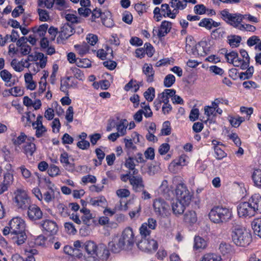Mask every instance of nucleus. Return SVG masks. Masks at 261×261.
<instances>
[{
  "instance_id": "1",
  "label": "nucleus",
  "mask_w": 261,
  "mask_h": 261,
  "mask_svg": "<svg viewBox=\"0 0 261 261\" xmlns=\"http://www.w3.org/2000/svg\"><path fill=\"white\" fill-rule=\"evenodd\" d=\"M240 217H252L261 213V197L255 194L247 202H242L237 206Z\"/></svg>"
},
{
  "instance_id": "2",
  "label": "nucleus",
  "mask_w": 261,
  "mask_h": 261,
  "mask_svg": "<svg viewBox=\"0 0 261 261\" xmlns=\"http://www.w3.org/2000/svg\"><path fill=\"white\" fill-rule=\"evenodd\" d=\"M231 237L233 242L238 246L246 247L252 241V235L250 231L240 225L233 227Z\"/></svg>"
},
{
  "instance_id": "3",
  "label": "nucleus",
  "mask_w": 261,
  "mask_h": 261,
  "mask_svg": "<svg viewBox=\"0 0 261 261\" xmlns=\"http://www.w3.org/2000/svg\"><path fill=\"white\" fill-rule=\"evenodd\" d=\"M232 217L231 209L220 206L214 207L209 213L211 220L217 224L226 223L230 220Z\"/></svg>"
},
{
  "instance_id": "4",
  "label": "nucleus",
  "mask_w": 261,
  "mask_h": 261,
  "mask_svg": "<svg viewBox=\"0 0 261 261\" xmlns=\"http://www.w3.org/2000/svg\"><path fill=\"white\" fill-rule=\"evenodd\" d=\"M135 123L134 121L128 123L125 119H120L117 117L115 119H110L108 120L107 126V130H111L112 129H116V130H126L128 127V129L135 128Z\"/></svg>"
},
{
  "instance_id": "5",
  "label": "nucleus",
  "mask_w": 261,
  "mask_h": 261,
  "mask_svg": "<svg viewBox=\"0 0 261 261\" xmlns=\"http://www.w3.org/2000/svg\"><path fill=\"white\" fill-rule=\"evenodd\" d=\"M15 202L19 208L25 209L30 205V198L24 189H17L14 192Z\"/></svg>"
},
{
  "instance_id": "6",
  "label": "nucleus",
  "mask_w": 261,
  "mask_h": 261,
  "mask_svg": "<svg viewBox=\"0 0 261 261\" xmlns=\"http://www.w3.org/2000/svg\"><path fill=\"white\" fill-rule=\"evenodd\" d=\"M221 18L227 23L239 30L240 25L243 19L242 14L240 13H230L227 10H224L221 12Z\"/></svg>"
},
{
  "instance_id": "7",
  "label": "nucleus",
  "mask_w": 261,
  "mask_h": 261,
  "mask_svg": "<svg viewBox=\"0 0 261 261\" xmlns=\"http://www.w3.org/2000/svg\"><path fill=\"white\" fill-rule=\"evenodd\" d=\"M175 195L176 200L184 202L185 203L190 204L192 195L188 190L185 185L182 183L177 185L175 189Z\"/></svg>"
},
{
  "instance_id": "8",
  "label": "nucleus",
  "mask_w": 261,
  "mask_h": 261,
  "mask_svg": "<svg viewBox=\"0 0 261 261\" xmlns=\"http://www.w3.org/2000/svg\"><path fill=\"white\" fill-rule=\"evenodd\" d=\"M153 206L155 214L159 216L165 217L170 214V206L163 199L158 198L154 200Z\"/></svg>"
},
{
  "instance_id": "9",
  "label": "nucleus",
  "mask_w": 261,
  "mask_h": 261,
  "mask_svg": "<svg viewBox=\"0 0 261 261\" xmlns=\"http://www.w3.org/2000/svg\"><path fill=\"white\" fill-rule=\"evenodd\" d=\"M125 249H129L133 245L135 240L133 230L130 227L126 228L123 231L121 237L119 239Z\"/></svg>"
},
{
  "instance_id": "10",
  "label": "nucleus",
  "mask_w": 261,
  "mask_h": 261,
  "mask_svg": "<svg viewBox=\"0 0 261 261\" xmlns=\"http://www.w3.org/2000/svg\"><path fill=\"white\" fill-rule=\"evenodd\" d=\"M40 224L43 233L46 235H55L58 230L56 222L53 220L46 219L42 221Z\"/></svg>"
},
{
  "instance_id": "11",
  "label": "nucleus",
  "mask_w": 261,
  "mask_h": 261,
  "mask_svg": "<svg viewBox=\"0 0 261 261\" xmlns=\"http://www.w3.org/2000/svg\"><path fill=\"white\" fill-rule=\"evenodd\" d=\"M137 246L140 250L146 252L155 251L158 247V244L156 241L145 238L141 239L137 244Z\"/></svg>"
},
{
  "instance_id": "12",
  "label": "nucleus",
  "mask_w": 261,
  "mask_h": 261,
  "mask_svg": "<svg viewBox=\"0 0 261 261\" xmlns=\"http://www.w3.org/2000/svg\"><path fill=\"white\" fill-rule=\"evenodd\" d=\"M11 230V235L13 233L21 232L25 230V223L23 220L19 217H14L9 223Z\"/></svg>"
},
{
  "instance_id": "13",
  "label": "nucleus",
  "mask_w": 261,
  "mask_h": 261,
  "mask_svg": "<svg viewBox=\"0 0 261 261\" xmlns=\"http://www.w3.org/2000/svg\"><path fill=\"white\" fill-rule=\"evenodd\" d=\"M28 216L32 220H37L42 218V212L40 208L35 204L28 206Z\"/></svg>"
},
{
  "instance_id": "14",
  "label": "nucleus",
  "mask_w": 261,
  "mask_h": 261,
  "mask_svg": "<svg viewBox=\"0 0 261 261\" xmlns=\"http://www.w3.org/2000/svg\"><path fill=\"white\" fill-rule=\"evenodd\" d=\"M186 50L189 54H192L194 56L204 57L207 55L199 43L193 46L187 43L186 45Z\"/></svg>"
},
{
  "instance_id": "15",
  "label": "nucleus",
  "mask_w": 261,
  "mask_h": 261,
  "mask_svg": "<svg viewBox=\"0 0 261 261\" xmlns=\"http://www.w3.org/2000/svg\"><path fill=\"white\" fill-rule=\"evenodd\" d=\"M216 110V107L212 106H205L204 107V114L208 117L206 120L204 121V123L208 126L210 129H216L215 126L216 125V124L212 119L209 118L211 116L214 115Z\"/></svg>"
},
{
  "instance_id": "16",
  "label": "nucleus",
  "mask_w": 261,
  "mask_h": 261,
  "mask_svg": "<svg viewBox=\"0 0 261 261\" xmlns=\"http://www.w3.org/2000/svg\"><path fill=\"white\" fill-rule=\"evenodd\" d=\"M130 184L136 192L141 191L144 187L143 178L141 176H131L129 177Z\"/></svg>"
},
{
  "instance_id": "17",
  "label": "nucleus",
  "mask_w": 261,
  "mask_h": 261,
  "mask_svg": "<svg viewBox=\"0 0 261 261\" xmlns=\"http://www.w3.org/2000/svg\"><path fill=\"white\" fill-rule=\"evenodd\" d=\"M74 29L69 23L64 24L61 28L59 37L62 40L68 39L73 34Z\"/></svg>"
},
{
  "instance_id": "18",
  "label": "nucleus",
  "mask_w": 261,
  "mask_h": 261,
  "mask_svg": "<svg viewBox=\"0 0 261 261\" xmlns=\"http://www.w3.org/2000/svg\"><path fill=\"white\" fill-rule=\"evenodd\" d=\"M189 204V203H185L176 199L172 203V210L173 214L176 216L182 214L186 207Z\"/></svg>"
},
{
  "instance_id": "19",
  "label": "nucleus",
  "mask_w": 261,
  "mask_h": 261,
  "mask_svg": "<svg viewBox=\"0 0 261 261\" xmlns=\"http://www.w3.org/2000/svg\"><path fill=\"white\" fill-rule=\"evenodd\" d=\"M172 27L171 22L168 21H163L158 30V36L161 39L170 32Z\"/></svg>"
},
{
  "instance_id": "20",
  "label": "nucleus",
  "mask_w": 261,
  "mask_h": 261,
  "mask_svg": "<svg viewBox=\"0 0 261 261\" xmlns=\"http://www.w3.org/2000/svg\"><path fill=\"white\" fill-rule=\"evenodd\" d=\"M225 57L227 62L232 64L236 67H240L241 65V58L238 57L237 52L232 51L229 53H226Z\"/></svg>"
},
{
  "instance_id": "21",
  "label": "nucleus",
  "mask_w": 261,
  "mask_h": 261,
  "mask_svg": "<svg viewBox=\"0 0 261 261\" xmlns=\"http://www.w3.org/2000/svg\"><path fill=\"white\" fill-rule=\"evenodd\" d=\"M80 212L83 214V216L82 217V220L85 225L89 226L94 224V217L89 210L83 208L80 210Z\"/></svg>"
},
{
  "instance_id": "22",
  "label": "nucleus",
  "mask_w": 261,
  "mask_h": 261,
  "mask_svg": "<svg viewBox=\"0 0 261 261\" xmlns=\"http://www.w3.org/2000/svg\"><path fill=\"white\" fill-rule=\"evenodd\" d=\"M139 138L140 135L135 132L133 134L132 138H125L124 142L125 143V147L129 149H136V147L134 145V143H137L139 142Z\"/></svg>"
},
{
  "instance_id": "23",
  "label": "nucleus",
  "mask_w": 261,
  "mask_h": 261,
  "mask_svg": "<svg viewBox=\"0 0 261 261\" xmlns=\"http://www.w3.org/2000/svg\"><path fill=\"white\" fill-rule=\"evenodd\" d=\"M170 5L173 8L172 11V18H175L176 14L178 13V10H183L187 7V4L182 3L179 0H171Z\"/></svg>"
},
{
  "instance_id": "24",
  "label": "nucleus",
  "mask_w": 261,
  "mask_h": 261,
  "mask_svg": "<svg viewBox=\"0 0 261 261\" xmlns=\"http://www.w3.org/2000/svg\"><path fill=\"white\" fill-rule=\"evenodd\" d=\"M11 167L12 166L10 164L7 165V169L9 171L5 173L4 175V180L2 182L8 188L13 184L14 180V171L11 169Z\"/></svg>"
},
{
  "instance_id": "25",
  "label": "nucleus",
  "mask_w": 261,
  "mask_h": 261,
  "mask_svg": "<svg viewBox=\"0 0 261 261\" xmlns=\"http://www.w3.org/2000/svg\"><path fill=\"white\" fill-rule=\"evenodd\" d=\"M143 72L146 76V81L151 83L154 81V71L151 65L145 64L143 67Z\"/></svg>"
},
{
  "instance_id": "26",
  "label": "nucleus",
  "mask_w": 261,
  "mask_h": 261,
  "mask_svg": "<svg viewBox=\"0 0 261 261\" xmlns=\"http://www.w3.org/2000/svg\"><path fill=\"white\" fill-rule=\"evenodd\" d=\"M83 246L85 250L88 253V255H96L97 251H98V247L96 246V244L91 241H86Z\"/></svg>"
},
{
  "instance_id": "27",
  "label": "nucleus",
  "mask_w": 261,
  "mask_h": 261,
  "mask_svg": "<svg viewBox=\"0 0 261 261\" xmlns=\"http://www.w3.org/2000/svg\"><path fill=\"white\" fill-rule=\"evenodd\" d=\"M11 238L14 243H16L18 245H20L24 243L27 239L26 233L24 230L16 233H13Z\"/></svg>"
},
{
  "instance_id": "28",
  "label": "nucleus",
  "mask_w": 261,
  "mask_h": 261,
  "mask_svg": "<svg viewBox=\"0 0 261 261\" xmlns=\"http://www.w3.org/2000/svg\"><path fill=\"white\" fill-rule=\"evenodd\" d=\"M240 54L243 59L241 58V65L240 67L242 69H247L249 66L250 58L248 53L244 49L240 50Z\"/></svg>"
},
{
  "instance_id": "29",
  "label": "nucleus",
  "mask_w": 261,
  "mask_h": 261,
  "mask_svg": "<svg viewBox=\"0 0 261 261\" xmlns=\"http://www.w3.org/2000/svg\"><path fill=\"white\" fill-rule=\"evenodd\" d=\"M0 76L8 86H12L14 85V82H11L12 75L7 70L3 69L1 70L0 72Z\"/></svg>"
},
{
  "instance_id": "30",
  "label": "nucleus",
  "mask_w": 261,
  "mask_h": 261,
  "mask_svg": "<svg viewBox=\"0 0 261 261\" xmlns=\"http://www.w3.org/2000/svg\"><path fill=\"white\" fill-rule=\"evenodd\" d=\"M251 226L254 234L261 238V217L254 219Z\"/></svg>"
},
{
  "instance_id": "31",
  "label": "nucleus",
  "mask_w": 261,
  "mask_h": 261,
  "mask_svg": "<svg viewBox=\"0 0 261 261\" xmlns=\"http://www.w3.org/2000/svg\"><path fill=\"white\" fill-rule=\"evenodd\" d=\"M110 255L109 250L107 249L105 246H100L98 247L96 256L102 260H107Z\"/></svg>"
},
{
  "instance_id": "32",
  "label": "nucleus",
  "mask_w": 261,
  "mask_h": 261,
  "mask_svg": "<svg viewBox=\"0 0 261 261\" xmlns=\"http://www.w3.org/2000/svg\"><path fill=\"white\" fill-rule=\"evenodd\" d=\"M109 249L113 253H118L123 249H125L122 243L119 241L115 242L113 241L110 242L108 244Z\"/></svg>"
},
{
  "instance_id": "33",
  "label": "nucleus",
  "mask_w": 261,
  "mask_h": 261,
  "mask_svg": "<svg viewBox=\"0 0 261 261\" xmlns=\"http://www.w3.org/2000/svg\"><path fill=\"white\" fill-rule=\"evenodd\" d=\"M27 140L28 142H27L26 144L23 147L24 153L27 155H32L36 150V146L34 143L31 142V138H28Z\"/></svg>"
},
{
  "instance_id": "34",
  "label": "nucleus",
  "mask_w": 261,
  "mask_h": 261,
  "mask_svg": "<svg viewBox=\"0 0 261 261\" xmlns=\"http://www.w3.org/2000/svg\"><path fill=\"white\" fill-rule=\"evenodd\" d=\"M197 220L196 214L194 211H188L184 215V220L186 222L194 223L197 221Z\"/></svg>"
},
{
  "instance_id": "35",
  "label": "nucleus",
  "mask_w": 261,
  "mask_h": 261,
  "mask_svg": "<svg viewBox=\"0 0 261 261\" xmlns=\"http://www.w3.org/2000/svg\"><path fill=\"white\" fill-rule=\"evenodd\" d=\"M52 186H54V185L49 186L48 190L43 194V198L47 203L51 202L55 198V192Z\"/></svg>"
},
{
  "instance_id": "36",
  "label": "nucleus",
  "mask_w": 261,
  "mask_h": 261,
  "mask_svg": "<svg viewBox=\"0 0 261 261\" xmlns=\"http://www.w3.org/2000/svg\"><path fill=\"white\" fill-rule=\"evenodd\" d=\"M48 25L47 24H43L40 25L39 27H34L33 29V31L36 34V36L39 37H44L47 30Z\"/></svg>"
},
{
  "instance_id": "37",
  "label": "nucleus",
  "mask_w": 261,
  "mask_h": 261,
  "mask_svg": "<svg viewBox=\"0 0 261 261\" xmlns=\"http://www.w3.org/2000/svg\"><path fill=\"white\" fill-rule=\"evenodd\" d=\"M206 241L202 238L197 236L194 239V247L196 249H203L206 246Z\"/></svg>"
},
{
  "instance_id": "38",
  "label": "nucleus",
  "mask_w": 261,
  "mask_h": 261,
  "mask_svg": "<svg viewBox=\"0 0 261 261\" xmlns=\"http://www.w3.org/2000/svg\"><path fill=\"white\" fill-rule=\"evenodd\" d=\"M27 139V135L23 133H21L18 136L13 137L12 141L14 145L19 146L24 142Z\"/></svg>"
},
{
  "instance_id": "39",
  "label": "nucleus",
  "mask_w": 261,
  "mask_h": 261,
  "mask_svg": "<svg viewBox=\"0 0 261 261\" xmlns=\"http://www.w3.org/2000/svg\"><path fill=\"white\" fill-rule=\"evenodd\" d=\"M47 58V57L45 56L43 53H38L36 55V60H39V62L36 63L37 67L38 68V65H39L41 68H44L46 64Z\"/></svg>"
},
{
  "instance_id": "40",
  "label": "nucleus",
  "mask_w": 261,
  "mask_h": 261,
  "mask_svg": "<svg viewBox=\"0 0 261 261\" xmlns=\"http://www.w3.org/2000/svg\"><path fill=\"white\" fill-rule=\"evenodd\" d=\"M42 116L38 115L36 121L32 123L33 128L36 129V130H45V127L42 124Z\"/></svg>"
},
{
  "instance_id": "41",
  "label": "nucleus",
  "mask_w": 261,
  "mask_h": 261,
  "mask_svg": "<svg viewBox=\"0 0 261 261\" xmlns=\"http://www.w3.org/2000/svg\"><path fill=\"white\" fill-rule=\"evenodd\" d=\"M159 190L160 192L163 195H168L171 189L169 186L168 181L167 180L164 179L162 181L161 184L159 188Z\"/></svg>"
},
{
  "instance_id": "42",
  "label": "nucleus",
  "mask_w": 261,
  "mask_h": 261,
  "mask_svg": "<svg viewBox=\"0 0 261 261\" xmlns=\"http://www.w3.org/2000/svg\"><path fill=\"white\" fill-rule=\"evenodd\" d=\"M252 179L255 186L261 187V170L259 169L255 170L252 175Z\"/></svg>"
},
{
  "instance_id": "43",
  "label": "nucleus",
  "mask_w": 261,
  "mask_h": 261,
  "mask_svg": "<svg viewBox=\"0 0 261 261\" xmlns=\"http://www.w3.org/2000/svg\"><path fill=\"white\" fill-rule=\"evenodd\" d=\"M241 41V37L239 36L233 35L228 37V42L232 47H236L239 45Z\"/></svg>"
},
{
  "instance_id": "44",
  "label": "nucleus",
  "mask_w": 261,
  "mask_h": 261,
  "mask_svg": "<svg viewBox=\"0 0 261 261\" xmlns=\"http://www.w3.org/2000/svg\"><path fill=\"white\" fill-rule=\"evenodd\" d=\"M64 252L68 255L76 256L79 258L82 256V253H76V250H73V248L70 246L66 245L63 248Z\"/></svg>"
},
{
  "instance_id": "45",
  "label": "nucleus",
  "mask_w": 261,
  "mask_h": 261,
  "mask_svg": "<svg viewBox=\"0 0 261 261\" xmlns=\"http://www.w3.org/2000/svg\"><path fill=\"white\" fill-rule=\"evenodd\" d=\"M201 47L203 48L204 51L207 55L211 51L212 47L211 41L209 39H203L199 42Z\"/></svg>"
},
{
  "instance_id": "46",
  "label": "nucleus",
  "mask_w": 261,
  "mask_h": 261,
  "mask_svg": "<svg viewBox=\"0 0 261 261\" xmlns=\"http://www.w3.org/2000/svg\"><path fill=\"white\" fill-rule=\"evenodd\" d=\"M65 18L68 22H70L72 24L82 23L83 19L79 17L72 14H67L65 15Z\"/></svg>"
},
{
  "instance_id": "47",
  "label": "nucleus",
  "mask_w": 261,
  "mask_h": 261,
  "mask_svg": "<svg viewBox=\"0 0 261 261\" xmlns=\"http://www.w3.org/2000/svg\"><path fill=\"white\" fill-rule=\"evenodd\" d=\"M220 256L214 253H207L203 255L200 261H221Z\"/></svg>"
},
{
  "instance_id": "48",
  "label": "nucleus",
  "mask_w": 261,
  "mask_h": 261,
  "mask_svg": "<svg viewBox=\"0 0 261 261\" xmlns=\"http://www.w3.org/2000/svg\"><path fill=\"white\" fill-rule=\"evenodd\" d=\"M90 203L94 206H104L106 203V199L103 197L97 198H92L90 200Z\"/></svg>"
},
{
  "instance_id": "49",
  "label": "nucleus",
  "mask_w": 261,
  "mask_h": 261,
  "mask_svg": "<svg viewBox=\"0 0 261 261\" xmlns=\"http://www.w3.org/2000/svg\"><path fill=\"white\" fill-rule=\"evenodd\" d=\"M74 47L76 48L78 53L83 56L87 54L89 49V46L85 42L83 43L81 45H75Z\"/></svg>"
},
{
  "instance_id": "50",
  "label": "nucleus",
  "mask_w": 261,
  "mask_h": 261,
  "mask_svg": "<svg viewBox=\"0 0 261 261\" xmlns=\"http://www.w3.org/2000/svg\"><path fill=\"white\" fill-rule=\"evenodd\" d=\"M144 96L148 101H152L155 97V89L153 87H149L144 93Z\"/></svg>"
},
{
  "instance_id": "51",
  "label": "nucleus",
  "mask_w": 261,
  "mask_h": 261,
  "mask_svg": "<svg viewBox=\"0 0 261 261\" xmlns=\"http://www.w3.org/2000/svg\"><path fill=\"white\" fill-rule=\"evenodd\" d=\"M175 82V77L172 74L167 75L164 80V85L166 88L171 87Z\"/></svg>"
},
{
  "instance_id": "52",
  "label": "nucleus",
  "mask_w": 261,
  "mask_h": 261,
  "mask_svg": "<svg viewBox=\"0 0 261 261\" xmlns=\"http://www.w3.org/2000/svg\"><path fill=\"white\" fill-rule=\"evenodd\" d=\"M64 228L65 231L69 234L74 235L77 232L75 226L71 222H65Z\"/></svg>"
},
{
  "instance_id": "53",
  "label": "nucleus",
  "mask_w": 261,
  "mask_h": 261,
  "mask_svg": "<svg viewBox=\"0 0 261 261\" xmlns=\"http://www.w3.org/2000/svg\"><path fill=\"white\" fill-rule=\"evenodd\" d=\"M161 8V13L164 17L168 16L172 18V11H171L168 4H162Z\"/></svg>"
},
{
  "instance_id": "54",
  "label": "nucleus",
  "mask_w": 261,
  "mask_h": 261,
  "mask_svg": "<svg viewBox=\"0 0 261 261\" xmlns=\"http://www.w3.org/2000/svg\"><path fill=\"white\" fill-rule=\"evenodd\" d=\"M245 121V118L242 117L237 116L230 117L229 122L234 127H238L242 122Z\"/></svg>"
},
{
  "instance_id": "55",
  "label": "nucleus",
  "mask_w": 261,
  "mask_h": 261,
  "mask_svg": "<svg viewBox=\"0 0 261 261\" xmlns=\"http://www.w3.org/2000/svg\"><path fill=\"white\" fill-rule=\"evenodd\" d=\"M247 70L244 72H241L240 74V78L243 80L245 79H248L250 78L253 74L254 72L253 67L251 66L250 67H247Z\"/></svg>"
},
{
  "instance_id": "56",
  "label": "nucleus",
  "mask_w": 261,
  "mask_h": 261,
  "mask_svg": "<svg viewBox=\"0 0 261 261\" xmlns=\"http://www.w3.org/2000/svg\"><path fill=\"white\" fill-rule=\"evenodd\" d=\"M76 65L81 68H88L91 66V61L88 59H79L76 62Z\"/></svg>"
},
{
  "instance_id": "57",
  "label": "nucleus",
  "mask_w": 261,
  "mask_h": 261,
  "mask_svg": "<svg viewBox=\"0 0 261 261\" xmlns=\"http://www.w3.org/2000/svg\"><path fill=\"white\" fill-rule=\"evenodd\" d=\"M70 71H71V73H72L74 77L77 79L81 81H83L84 79V73L80 69L75 67H72L70 68Z\"/></svg>"
},
{
  "instance_id": "58",
  "label": "nucleus",
  "mask_w": 261,
  "mask_h": 261,
  "mask_svg": "<svg viewBox=\"0 0 261 261\" xmlns=\"http://www.w3.org/2000/svg\"><path fill=\"white\" fill-rule=\"evenodd\" d=\"M187 157L184 155L180 156L178 162L177 163H172L169 165V170L170 171H173V170H172V168L174 167L176 165L178 166H184L186 165V161H187Z\"/></svg>"
},
{
  "instance_id": "59",
  "label": "nucleus",
  "mask_w": 261,
  "mask_h": 261,
  "mask_svg": "<svg viewBox=\"0 0 261 261\" xmlns=\"http://www.w3.org/2000/svg\"><path fill=\"white\" fill-rule=\"evenodd\" d=\"M59 212L63 217H67L69 215L68 207L62 203H59L57 206Z\"/></svg>"
},
{
  "instance_id": "60",
  "label": "nucleus",
  "mask_w": 261,
  "mask_h": 261,
  "mask_svg": "<svg viewBox=\"0 0 261 261\" xmlns=\"http://www.w3.org/2000/svg\"><path fill=\"white\" fill-rule=\"evenodd\" d=\"M133 15L129 12L125 11L122 14V20L125 23L130 24L133 21Z\"/></svg>"
},
{
  "instance_id": "61",
  "label": "nucleus",
  "mask_w": 261,
  "mask_h": 261,
  "mask_svg": "<svg viewBox=\"0 0 261 261\" xmlns=\"http://www.w3.org/2000/svg\"><path fill=\"white\" fill-rule=\"evenodd\" d=\"M215 157L218 160H221L226 156V153L218 146L214 147Z\"/></svg>"
},
{
  "instance_id": "62",
  "label": "nucleus",
  "mask_w": 261,
  "mask_h": 261,
  "mask_svg": "<svg viewBox=\"0 0 261 261\" xmlns=\"http://www.w3.org/2000/svg\"><path fill=\"white\" fill-rule=\"evenodd\" d=\"M150 228H148L147 223H144L142 224L140 228V233L142 236L146 237L150 233Z\"/></svg>"
},
{
  "instance_id": "63",
  "label": "nucleus",
  "mask_w": 261,
  "mask_h": 261,
  "mask_svg": "<svg viewBox=\"0 0 261 261\" xmlns=\"http://www.w3.org/2000/svg\"><path fill=\"white\" fill-rule=\"evenodd\" d=\"M194 12L196 14H203L206 12V7L203 4L195 5L194 7Z\"/></svg>"
},
{
  "instance_id": "64",
  "label": "nucleus",
  "mask_w": 261,
  "mask_h": 261,
  "mask_svg": "<svg viewBox=\"0 0 261 261\" xmlns=\"http://www.w3.org/2000/svg\"><path fill=\"white\" fill-rule=\"evenodd\" d=\"M47 172L49 176L54 177L59 174L60 169L57 166L51 165Z\"/></svg>"
}]
</instances>
